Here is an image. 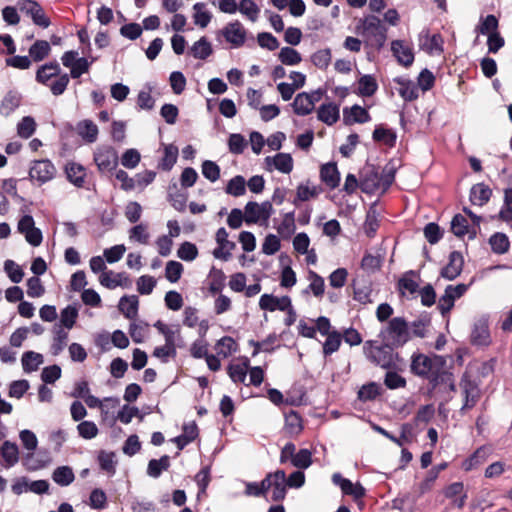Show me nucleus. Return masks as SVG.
Masks as SVG:
<instances>
[{
	"mask_svg": "<svg viewBox=\"0 0 512 512\" xmlns=\"http://www.w3.org/2000/svg\"><path fill=\"white\" fill-rule=\"evenodd\" d=\"M443 495L452 501V505L463 509L468 498L463 482H453L443 489Z\"/></svg>",
	"mask_w": 512,
	"mask_h": 512,
	"instance_id": "9",
	"label": "nucleus"
},
{
	"mask_svg": "<svg viewBox=\"0 0 512 512\" xmlns=\"http://www.w3.org/2000/svg\"><path fill=\"white\" fill-rule=\"evenodd\" d=\"M61 72L60 65L57 61L46 63L40 66L36 72V81L43 85H48V81L59 76Z\"/></svg>",
	"mask_w": 512,
	"mask_h": 512,
	"instance_id": "24",
	"label": "nucleus"
},
{
	"mask_svg": "<svg viewBox=\"0 0 512 512\" xmlns=\"http://www.w3.org/2000/svg\"><path fill=\"white\" fill-rule=\"evenodd\" d=\"M20 4H28L29 7L26 8L25 6H20V9L22 11H26L27 14H29L32 18V21L35 25L40 26L42 28H47L50 26L51 21L50 19L45 15V12L42 8V6L34 0H20Z\"/></svg>",
	"mask_w": 512,
	"mask_h": 512,
	"instance_id": "11",
	"label": "nucleus"
},
{
	"mask_svg": "<svg viewBox=\"0 0 512 512\" xmlns=\"http://www.w3.org/2000/svg\"><path fill=\"white\" fill-rule=\"evenodd\" d=\"M51 47L46 40H37L29 48V57L35 62L44 60L50 53Z\"/></svg>",
	"mask_w": 512,
	"mask_h": 512,
	"instance_id": "35",
	"label": "nucleus"
},
{
	"mask_svg": "<svg viewBox=\"0 0 512 512\" xmlns=\"http://www.w3.org/2000/svg\"><path fill=\"white\" fill-rule=\"evenodd\" d=\"M139 300L136 295L123 296L119 301V310L127 319H134L138 313Z\"/></svg>",
	"mask_w": 512,
	"mask_h": 512,
	"instance_id": "31",
	"label": "nucleus"
},
{
	"mask_svg": "<svg viewBox=\"0 0 512 512\" xmlns=\"http://www.w3.org/2000/svg\"><path fill=\"white\" fill-rule=\"evenodd\" d=\"M94 162L100 172H111L118 165V155L111 146L98 147L94 152Z\"/></svg>",
	"mask_w": 512,
	"mask_h": 512,
	"instance_id": "5",
	"label": "nucleus"
},
{
	"mask_svg": "<svg viewBox=\"0 0 512 512\" xmlns=\"http://www.w3.org/2000/svg\"><path fill=\"white\" fill-rule=\"evenodd\" d=\"M308 280L310 281V284L305 292L311 291L315 297H323L325 291L324 279L315 271L309 270Z\"/></svg>",
	"mask_w": 512,
	"mask_h": 512,
	"instance_id": "42",
	"label": "nucleus"
},
{
	"mask_svg": "<svg viewBox=\"0 0 512 512\" xmlns=\"http://www.w3.org/2000/svg\"><path fill=\"white\" fill-rule=\"evenodd\" d=\"M492 195V190L484 183H478L472 186L470 190V201L473 205H485Z\"/></svg>",
	"mask_w": 512,
	"mask_h": 512,
	"instance_id": "25",
	"label": "nucleus"
},
{
	"mask_svg": "<svg viewBox=\"0 0 512 512\" xmlns=\"http://www.w3.org/2000/svg\"><path fill=\"white\" fill-rule=\"evenodd\" d=\"M396 347L384 342L380 346H373L372 341H367L364 345L365 353L368 359L375 365L383 369H397L403 363V359L397 352Z\"/></svg>",
	"mask_w": 512,
	"mask_h": 512,
	"instance_id": "2",
	"label": "nucleus"
},
{
	"mask_svg": "<svg viewBox=\"0 0 512 512\" xmlns=\"http://www.w3.org/2000/svg\"><path fill=\"white\" fill-rule=\"evenodd\" d=\"M331 58V50L326 48L316 51L311 56V61L317 68L324 70L330 65Z\"/></svg>",
	"mask_w": 512,
	"mask_h": 512,
	"instance_id": "59",
	"label": "nucleus"
},
{
	"mask_svg": "<svg viewBox=\"0 0 512 512\" xmlns=\"http://www.w3.org/2000/svg\"><path fill=\"white\" fill-rule=\"evenodd\" d=\"M377 430L383 436H385L386 438H388L389 440H391L392 442H394L395 444H397L398 446L401 447L404 445V443L410 442L409 435L412 432V426L408 423L403 424L401 426V434L399 437L394 436L393 434H391L390 432H388L387 430H385L381 427H378Z\"/></svg>",
	"mask_w": 512,
	"mask_h": 512,
	"instance_id": "43",
	"label": "nucleus"
},
{
	"mask_svg": "<svg viewBox=\"0 0 512 512\" xmlns=\"http://www.w3.org/2000/svg\"><path fill=\"white\" fill-rule=\"evenodd\" d=\"M497 218L507 223L512 221V188H506L504 190L503 206L500 209Z\"/></svg>",
	"mask_w": 512,
	"mask_h": 512,
	"instance_id": "46",
	"label": "nucleus"
},
{
	"mask_svg": "<svg viewBox=\"0 0 512 512\" xmlns=\"http://www.w3.org/2000/svg\"><path fill=\"white\" fill-rule=\"evenodd\" d=\"M499 22L498 19L492 15H487L477 27V31L482 35H488L490 33L498 32Z\"/></svg>",
	"mask_w": 512,
	"mask_h": 512,
	"instance_id": "62",
	"label": "nucleus"
},
{
	"mask_svg": "<svg viewBox=\"0 0 512 512\" xmlns=\"http://www.w3.org/2000/svg\"><path fill=\"white\" fill-rule=\"evenodd\" d=\"M215 349L218 355H222L226 358L237 351L238 344L232 337L224 336L217 341Z\"/></svg>",
	"mask_w": 512,
	"mask_h": 512,
	"instance_id": "45",
	"label": "nucleus"
},
{
	"mask_svg": "<svg viewBox=\"0 0 512 512\" xmlns=\"http://www.w3.org/2000/svg\"><path fill=\"white\" fill-rule=\"evenodd\" d=\"M285 430L290 435H298L303 430V421L300 414L294 410L285 414Z\"/></svg>",
	"mask_w": 512,
	"mask_h": 512,
	"instance_id": "32",
	"label": "nucleus"
},
{
	"mask_svg": "<svg viewBox=\"0 0 512 512\" xmlns=\"http://www.w3.org/2000/svg\"><path fill=\"white\" fill-rule=\"evenodd\" d=\"M35 129L36 123L30 116L23 117L17 126V132L19 136L25 139L31 137L35 132Z\"/></svg>",
	"mask_w": 512,
	"mask_h": 512,
	"instance_id": "61",
	"label": "nucleus"
},
{
	"mask_svg": "<svg viewBox=\"0 0 512 512\" xmlns=\"http://www.w3.org/2000/svg\"><path fill=\"white\" fill-rule=\"evenodd\" d=\"M364 31L374 38L377 48H381L386 40V29L376 16H369L363 23Z\"/></svg>",
	"mask_w": 512,
	"mask_h": 512,
	"instance_id": "10",
	"label": "nucleus"
},
{
	"mask_svg": "<svg viewBox=\"0 0 512 512\" xmlns=\"http://www.w3.org/2000/svg\"><path fill=\"white\" fill-rule=\"evenodd\" d=\"M226 193L234 197H239L246 192V181L241 175H237L229 180L226 189Z\"/></svg>",
	"mask_w": 512,
	"mask_h": 512,
	"instance_id": "48",
	"label": "nucleus"
},
{
	"mask_svg": "<svg viewBox=\"0 0 512 512\" xmlns=\"http://www.w3.org/2000/svg\"><path fill=\"white\" fill-rule=\"evenodd\" d=\"M0 457L6 468L14 466L19 460L18 446L10 441H5L0 448Z\"/></svg>",
	"mask_w": 512,
	"mask_h": 512,
	"instance_id": "27",
	"label": "nucleus"
},
{
	"mask_svg": "<svg viewBox=\"0 0 512 512\" xmlns=\"http://www.w3.org/2000/svg\"><path fill=\"white\" fill-rule=\"evenodd\" d=\"M463 266L464 258L462 253L459 251H452L449 254L448 263L441 269L440 275L447 280H454L461 274Z\"/></svg>",
	"mask_w": 512,
	"mask_h": 512,
	"instance_id": "8",
	"label": "nucleus"
},
{
	"mask_svg": "<svg viewBox=\"0 0 512 512\" xmlns=\"http://www.w3.org/2000/svg\"><path fill=\"white\" fill-rule=\"evenodd\" d=\"M378 90V84L374 76L362 75L358 79V88L356 94L360 97H371Z\"/></svg>",
	"mask_w": 512,
	"mask_h": 512,
	"instance_id": "29",
	"label": "nucleus"
},
{
	"mask_svg": "<svg viewBox=\"0 0 512 512\" xmlns=\"http://www.w3.org/2000/svg\"><path fill=\"white\" fill-rule=\"evenodd\" d=\"M391 50L398 62L405 67L412 65L414 61V53L411 47L403 40H394L391 43Z\"/></svg>",
	"mask_w": 512,
	"mask_h": 512,
	"instance_id": "16",
	"label": "nucleus"
},
{
	"mask_svg": "<svg viewBox=\"0 0 512 512\" xmlns=\"http://www.w3.org/2000/svg\"><path fill=\"white\" fill-rule=\"evenodd\" d=\"M296 230L294 211L284 214L282 222L277 227V232L284 238H290Z\"/></svg>",
	"mask_w": 512,
	"mask_h": 512,
	"instance_id": "40",
	"label": "nucleus"
},
{
	"mask_svg": "<svg viewBox=\"0 0 512 512\" xmlns=\"http://www.w3.org/2000/svg\"><path fill=\"white\" fill-rule=\"evenodd\" d=\"M451 231L455 236L459 238H462L468 234L470 230L466 217L462 214H456L451 221Z\"/></svg>",
	"mask_w": 512,
	"mask_h": 512,
	"instance_id": "50",
	"label": "nucleus"
},
{
	"mask_svg": "<svg viewBox=\"0 0 512 512\" xmlns=\"http://www.w3.org/2000/svg\"><path fill=\"white\" fill-rule=\"evenodd\" d=\"M341 341L342 336L336 330H333L331 334L326 335V340L323 344L324 356L326 357L336 352L341 345Z\"/></svg>",
	"mask_w": 512,
	"mask_h": 512,
	"instance_id": "49",
	"label": "nucleus"
},
{
	"mask_svg": "<svg viewBox=\"0 0 512 512\" xmlns=\"http://www.w3.org/2000/svg\"><path fill=\"white\" fill-rule=\"evenodd\" d=\"M286 473L284 470H276L272 474V493L271 500L274 502H281L286 497Z\"/></svg>",
	"mask_w": 512,
	"mask_h": 512,
	"instance_id": "15",
	"label": "nucleus"
},
{
	"mask_svg": "<svg viewBox=\"0 0 512 512\" xmlns=\"http://www.w3.org/2000/svg\"><path fill=\"white\" fill-rule=\"evenodd\" d=\"M278 58L284 65H297L302 60L300 53L291 47L281 48Z\"/></svg>",
	"mask_w": 512,
	"mask_h": 512,
	"instance_id": "54",
	"label": "nucleus"
},
{
	"mask_svg": "<svg viewBox=\"0 0 512 512\" xmlns=\"http://www.w3.org/2000/svg\"><path fill=\"white\" fill-rule=\"evenodd\" d=\"M381 395V387L376 382L364 384L357 393V398L362 402L373 401Z\"/></svg>",
	"mask_w": 512,
	"mask_h": 512,
	"instance_id": "37",
	"label": "nucleus"
},
{
	"mask_svg": "<svg viewBox=\"0 0 512 512\" xmlns=\"http://www.w3.org/2000/svg\"><path fill=\"white\" fill-rule=\"evenodd\" d=\"M388 370L384 377V384L390 390L405 388L407 381L404 377L399 375L396 371Z\"/></svg>",
	"mask_w": 512,
	"mask_h": 512,
	"instance_id": "56",
	"label": "nucleus"
},
{
	"mask_svg": "<svg viewBox=\"0 0 512 512\" xmlns=\"http://www.w3.org/2000/svg\"><path fill=\"white\" fill-rule=\"evenodd\" d=\"M77 133L86 142L94 143L98 137V127L92 120L85 119L77 124Z\"/></svg>",
	"mask_w": 512,
	"mask_h": 512,
	"instance_id": "30",
	"label": "nucleus"
},
{
	"mask_svg": "<svg viewBox=\"0 0 512 512\" xmlns=\"http://www.w3.org/2000/svg\"><path fill=\"white\" fill-rule=\"evenodd\" d=\"M489 244L495 254H504L509 250L510 241L506 234L496 232L489 238Z\"/></svg>",
	"mask_w": 512,
	"mask_h": 512,
	"instance_id": "36",
	"label": "nucleus"
},
{
	"mask_svg": "<svg viewBox=\"0 0 512 512\" xmlns=\"http://www.w3.org/2000/svg\"><path fill=\"white\" fill-rule=\"evenodd\" d=\"M360 188L365 193H374L379 190L378 171L372 169L360 179Z\"/></svg>",
	"mask_w": 512,
	"mask_h": 512,
	"instance_id": "44",
	"label": "nucleus"
},
{
	"mask_svg": "<svg viewBox=\"0 0 512 512\" xmlns=\"http://www.w3.org/2000/svg\"><path fill=\"white\" fill-rule=\"evenodd\" d=\"M291 463L298 469H306L312 464V454L308 449H300L295 452Z\"/></svg>",
	"mask_w": 512,
	"mask_h": 512,
	"instance_id": "60",
	"label": "nucleus"
},
{
	"mask_svg": "<svg viewBox=\"0 0 512 512\" xmlns=\"http://www.w3.org/2000/svg\"><path fill=\"white\" fill-rule=\"evenodd\" d=\"M22 96L19 92L10 90L3 97L0 103V115L10 116L21 104Z\"/></svg>",
	"mask_w": 512,
	"mask_h": 512,
	"instance_id": "20",
	"label": "nucleus"
},
{
	"mask_svg": "<svg viewBox=\"0 0 512 512\" xmlns=\"http://www.w3.org/2000/svg\"><path fill=\"white\" fill-rule=\"evenodd\" d=\"M446 361L442 356L433 355L432 357L422 353H414L411 357V373L428 380L429 385L434 390L438 387V376L445 368Z\"/></svg>",
	"mask_w": 512,
	"mask_h": 512,
	"instance_id": "1",
	"label": "nucleus"
},
{
	"mask_svg": "<svg viewBox=\"0 0 512 512\" xmlns=\"http://www.w3.org/2000/svg\"><path fill=\"white\" fill-rule=\"evenodd\" d=\"M221 34L227 42L236 48L243 46L246 40V30L238 20L228 23L221 30Z\"/></svg>",
	"mask_w": 512,
	"mask_h": 512,
	"instance_id": "7",
	"label": "nucleus"
},
{
	"mask_svg": "<svg viewBox=\"0 0 512 512\" xmlns=\"http://www.w3.org/2000/svg\"><path fill=\"white\" fill-rule=\"evenodd\" d=\"M421 48L429 54L443 52V38L437 33L430 36L428 33L424 36V41L421 40Z\"/></svg>",
	"mask_w": 512,
	"mask_h": 512,
	"instance_id": "34",
	"label": "nucleus"
},
{
	"mask_svg": "<svg viewBox=\"0 0 512 512\" xmlns=\"http://www.w3.org/2000/svg\"><path fill=\"white\" fill-rule=\"evenodd\" d=\"M317 116L320 121L332 126L340 118L339 105L334 103H324L318 108Z\"/></svg>",
	"mask_w": 512,
	"mask_h": 512,
	"instance_id": "21",
	"label": "nucleus"
},
{
	"mask_svg": "<svg viewBox=\"0 0 512 512\" xmlns=\"http://www.w3.org/2000/svg\"><path fill=\"white\" fill-rule=\"evenodd\" d=\"M191 53L194 58L205 60L213 53V49L207 38L201 37L191 47Z\"/></svg>",
	"mask_w": 512,
	"mask_h": 512,
	"instance_id": "41",
	"label": "nucleus"
},
{
	"mask_svg": "<svg viewBox=\"0 0 512 512\" xmlns=\"http://www.w3.org/2000/svg\"><path fill=\"white\" fill-rule=\"evenodd\" d=\"M68 180L76 187L82 188L85 185L86 169L78 163L70 162L66 165Z\"/></svg>",
	"mask_w": 512,
	"mask_h": 512,
	"instance_id": "28",
	"label": "nucleus"
},
{
	"mask_svg": "<svg viewBox=\"0 0 512 512\" xmlns=\"http://www.w3.org/2000/svg\"><path fill=\"white\" fill-rule=\"evenodd\" d=\"M292 107L295 114L305 116L313 111L314 100L311 95L306 92H302L295 97Z\"/></svg>",
	"mask_w": 512,
	"mask_h": 512,
	"instance_id": "23",
	"label": "nucleus"
},
{
	"mask_svg": "<svg viewBox=\"0 0 512 512\" xmlns=\"http://www.w3.org/2000/svg\"><path fill=\"white\" fill-rule=\"evenodd\" d=\"M238 10L252 22L258 19L260 13L259 7L253 0H241Z\"/></svg>",
	"mask_w": 512,
	"mask_h": 512,
	"instance_id": "55",
	"label": "nucleus"
},
{
	"mask_svg": "<svg viewBox=\"0 0 512 512\" xmlns=\"http://www.w3.org/2000/svg\"><path fill=\"white\" fill-rule=\"evenodd\" d=\"M22 367L26 373L38 370L44 359L42 354L34 351H26L22 355Z\"/></svg>",
	"mask_w": 512,
	"mask_h": 512,
	"instance_id": "33",
	"label": "nucleus"
},
{
	"mask_svg": "<svg viewBox=\"0 0 512 512\" xmlns=\"http://www.w3.org/2000/svg\"><path fill=\"white\" fill-rule=\"evenodd\" d=\"M178 149L174 146H167L164 149V156L158 163V168L163 171H170L177 161Z\"/></svg>",
	"mask_w": 512,
	"mask_h": 512,
	"instance_id": "47",
	"label": "nucleus"
},
{
	"mask_svg": "<svg viewBox=\"0 0 512 512\" xmlns=\"http://www.w3.org/2000/svg\"><path fill=\"white\" fill-rule=\"evenodd\" d=\"M291 306V299L289 296H282L281 298L275 297L272 294H263L259 300V307L266 311H285Z\"/></svg>",
	"mask_w": 512,
	"mask_h": 512,
	"instance_id": "13",
	"label": "nucleus"
},
{
	"mask_svg": "<svg viewBox=\"0 0 512 512\" xmlns=\"http://www.w3.org/2000/svg\"><path fill=\"white\" fill-rule=\"evenodd\" d=\"M371 120L369 112L360 105H353L343 109V122L345 125H353L354 123H366Z\"/></svg>",
	"mask_w": 512,
	"mask_h": 512,
	"instance_id": "14",
	"label": "nucleus"
},
{
	"mask_svg": "<svg viewBox=\"0 0 512 512\" xmlns=\"http://www.w3.org/2000/svg\"><path fill=\"white\" fill-rule=\"evenodd\" d=\"M332 480L339 485L343 494L352 496L355 501L362 499L366 494L365 488L360 483L354 484L340 474H334Z\"/></svg>",
	"mask_w": 512,
	"mask_h": 512,
	"instance_id": "12",
	"label": "nucleus"
},
{
	"mask_svg": "<svg viewBox=\"0 0 512 512\" xmlns=\"http://www.w3.org/2000/svg\"><path fill=\"white\" fill-rule=\"evenodd\" d=\"M459 386L463 395V405L460 408L462 414L476 406L481 398V391L478 384L465 372L460 380Z\"/></svg>",
	"mask_w": 512,
	"mask_h": 512,
	"instance_id": "4",
	"label": "nucleus"
},
{
	"mask_svg": "<svg viewBox=\"0 0 512 512\" xmlns=\"http://www.w3.org/2000/svg\"><path fill=\"white\" fill-rule=\"evenodd\" d=\"M373 140L384 142L386 145L393 147L396 142V134L392 130L377 126L373 131Z\"/></svg>",
	"mask_w": 512,
	"mask_h": 512,
	"instance_id": "52",
	"label": "nucleus"
},
{
	"mask_svg": "<svg viewBox=\"0 0 512 512\" xmlns=\"http://www.w3.org/2000/svg\"><path fill=\"white\" fill-rule=\"evenodd\" d=\"M111 275H113V271L103 272L99 277L100 284L108 289L118 286L127 288L131 285V279L125 272L117 273L114 278H111Z\"/></svg>",
	"mask_w": 512,
	"mask_h": 512,
	"instance_id": "18",
	"label": "nucleus"
},
{
	"mask_svg": "<svg viewBox=\"0 0 512 512\" xmlns=\"http://www.w3.org/2000/svg\"><path fill=\"white\" fill-rule=\"evenodd\" d=\"M471 342L474 345L485 346L490 343V333L488 327L481 324L476 325L471 334Z\"/></svg>",
	"mask_w": 512,
	"mask_h": 512,
	"instance_id": "51",
	"label": "nucleus"
},
{
	"mask_svg": "<svg viewBox=\"0 0 512 512\" xmlns=\"http://www.w3.org/2000/svg\"><path fill=\"white\" fill-rule=\"evenodd\" d=\"M205 6H206L205 3H201V2L195 3L193 6V9L195 10V13L193 16L194 23L196 25L200 26L201 28L207 27L212 18V15L210 12L204 11Z\"/></svg>",
	"mask_w": 512,
	"mask_h": 512,
	"instance_id": "53",
	"label": "nucleus"
},
{
	"mask_svg": "<svg viewBox=\"0 0 512 512\" xmlns=\"http://www.w3.org/2000/svg\"><path fill=\"white\" fill-rule=\"evenodd\" d=\"M177 256L183 261H193L198 256V248L194 243L185 241L179 246Z\"/></svg>",
	"mask_w": 512,
	"mask_h": 512,
	"instance_id": "57",
	"label": "nucleus"
},
{
	"mask_svg": "<svg viewBox=\"0 0 512 512\" xmlns=\"http://www.w3.org/2000/svg\"><path fill=\"white\" fill-rule=\"evenodd\" d=\"M268 165L273 164L278 171L289 174L293 170V158L287 153H278L274 157H266Z\"/></svg>",
	"mask_w": 512,
	"mask_h": 512,
	"instance_id": "26",
	"label": "nucleus"
},
{
	"mask_svg": "<svg viewBox=\"0 0 512 512\" xmlns=\"http://www.w3.org/2000/svg\"><path fill=\"white\" fill-rule=\"evenodd\" d=\"M424 236L430 244H436L443 237V232L437 223L430 222L424 227Z\"/></svg>",
	"mask_w": 512,
	"mask_h": 512,
	"instance_id": "64",
	"label": "nucleus"
},
{
	"mask_svg": "<svg viewBox=\"0 0 512 512\" xmlns=\"http://www.w3.org/2000/svg\"><path fill=\"white\" fill-rule=\"evenodd\" d=\"M107 504V496L105 492L100 488H95L90 493L89 505L93 509H104Z\"/></svg>",
	"mask_w": 512,
	"mask_h": 512,
	"instance_id": "63",
	"label": "nucleus"
},
{
	"mask_svg": "<svg viewBox=\"0 0 512 512\" xmlns=\"http://www.w3.org/2000/svg\"><path fill=\"white\" fill-rule=\"evenodd\" d=\"M383 341L400 348L410 340V331L407 321L403 317H394L389 320L387 327L381 331Z\"/></svg>",
	"mask_w": 512,
	"mask_h": 512,
	"instance_id": "3",
	"label": "nucleus"
},
{
	"mask_svg": "<svg viewBox=\"0 0 512 512\" xmlns=\"http://www.w3.org/2000/svg\"><path fill=\"white\" fill-rule=\"evenodd\" d=\"M183 269V265L180 262L174 260L168 261L165 267L166 279L171 283L177 282L181 278Z\"/></svg>",
	"mask_w": 512,
	"mask_h": 512,
	"instance_id": "58",
	"label": "nucleus"
},
{
	"mask_svg": "<svg viewBox=\"0 0 512 512\" xmlns=\"http://www.w3.org/2000/svg\"><path fill=\"white\" fill-rule=\"evenodd\" d=\"M56 168L48 159L35 160L29 169L30 180H36L39 184H44L55 177Z\"/></svg>",
	"mask_w": 512,
	"mask_h": 512,
	"instance_id": "6",
	"label": "nucleus"
},
{
	"mask_svg": "<svg viewBox=\"0 0 512 512\" xmlns=\"http://www.w3.org/2000/svg\"><path fill=\"white\" fill-rule=\"evenodd\" d=\"M320 179L330 189H335L340 183V172L335 162L323 164L320 168Z\"/></svg>",
	"mask_w": 512,
	"mask_h": 512,
	"instance_id": "17",
	"label": "nucleus"
},
{
	"mask_svg": "<svg viewBox=\"0 0 512 512\" xmlns=\"http://www.w3.org/2000/svg\"><path fill=\"white\" fill-rule=\"evenodd\" d=\"M394 82L399 85V95L408 102L414 101L419 97V89L411 80L404 77L394 78Z\"/></svg>",
	"mask_w": 512,
	"mask_h": 512,
	"instance_id": "19",
	"label": "nucleus"
},
{
	"mask_svg": "<svg viewBox=\"0 0 512 512\" xmlns=\"http://www.w3.org/2000/svg\"><path fill=\"white\" fill-rule=\"evenodd\" d=\"M52 479L60 486H68L74 481L75 475L71 467L60 466L54 470Z\"/></svg>",
	"mask_w": 512,
	"mask_h": 512,
	"instance_id": "38",
	"label": "nucleus"
},
{
	"mask_svg": "<svg viewBox=\"0 0 512 512\" xmlns=\"http://www.w3.org/2000/svg\"><path fill=\"white\" fill-rule=\"evenodd\" d=\"M249 360L246 358L242 364H229L227 373L234 383H244L247 376Z\"/></svg>",
	"mask_w": 512,
	"mask_h": 512,
	"instance_id": "39",
	"label": "nucleus"
},
{
	"mask_svg": "<svg viewBox=\"0 0 512 512\" xmlns=\"http://www.w3.org/2000/svg\"><path fill=\"white\" fill-rule=\"evenodd\" d=\"M416 278H420V274L417 271L409 270L405 272L397 282L399 292L402 295L405 294V291H408L410 294L418 292L419 285L415 280Z\"/></svg>",
	"mask_w": 512,
	"mask_h": 512,
	"instance_id": "22",
	"label": "nucleus"
}]
</instances>
